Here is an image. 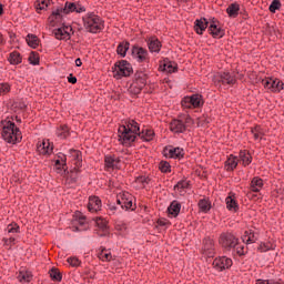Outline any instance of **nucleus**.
I'll use <instances>...</instances> for the list:
<instances>
[{
	"mask_svg": "<svg viewBox=\"0 0 284 284\" xmlns=\"http://www.w3.org/2000/svg\"><path fill=\"white\" fill-rule=\"evenodd\" d=\"M119 141L122 145H132L136 139L142 141H152L154 139V131L151 129H142L134 120H129L118 130Z\"/></svg>",
	"mask_w": 284,
	"mask_h": 284,
	"instance_id": "1",
	"label": "nucleus"
},
{
	"mask_svg": "<svg viewBox=\"0 0 284 284\" xmlns=\"http://www.w3.org/2000/svg\"><path fill=\"white\" fill-rule=\"evenodd\" d=\"M72 12L81 14V12H85V7L79 2H65L64 8L57 9L51 13L49 17L50 26H57V23L63 19V14H70Z\"/></svg>",
	"mask_w": 284,
	"mask_h": 284,
	"instance_id": "2",
	"label": "nucleus"
},
{
	"mask_svg": "<svg viewBox=\"0 0 284 284\" xmlns=\"http://www.w3.org/2000/svg\"><path fill=\"white\" fill-rule=\"evenodd\" d=\"M0 128L2 130V139L7 143L14 144L21 141V131L11 120H2Z\"/></svg>",
	"mask_w": 284,
	"mask_h": 284,
	"instance_id": "3",
	"label": "nucleus"
},
{
	"mask_svg": "<svg viewBox=\"0 0 284 284\" xmlns=\"http://www.w3.org/2000/svg\"><path fill=\"white\" fill-rule=\"evenodd\" d=\"M83 23L85 30L92 34H97V32H101L103 30V20L94 13H88L83 17Z\"/></svg>",
	"mask_w": 284,
	"mask_h": 284,
	"instance_id": "4",
	"label": "nucleus"
},
{
	"mask_svg": "<svg viewBox=\"0 0 284 284\" xmlns=\"http://www.w3.org/2000/svg\"><path fill=\"white\" fill-rule=\"evenodd\" d=\"M203 95L201 94H193L190 97H185L181 101V105L183 110H194L196 108H203Z\"/></svg>",
	"mask_w": 284,
	"mask_h": 284,
	"instance_id": "5",
	"label": "nucleus"
},
{
	"mask_svg": "<svg viewBox=\"0 0 284 284\" xmlns=\"http://www.w3.org/2000/svg\"><path fill=\"white\" fill-rule=\"evenodd\" d=\"M132 74V64L130 62L122 60L115 63L113 68L114 79H123V77H130Z\"/></svg>",
	"mask_w": 284,
	"mask_h": 284,
	"instance_id": "6",
	"label": "nucleus"
},
{
	"mask_svg": "<svg viewBox=\"0 0 284 284\" xmlns=\"http://www.w3.org/2000/svg\"><path fill=\"white\" fill-rule=\"evenodd\" d=\"M220 245H222L224 250H232L239 245V239L232 233H223L220 236Z\"/></svg>",
	"mask_w": 284,
	"mask_h": 284,
	"instance_id": "7",
	"label": "nucleus"
},
{
	"mask_svg": "<svg viewBox=\"0 0 284 284\" xmlns=\"http://www.w3.org/2000/svg\"><path fill=\"white\" fill-rule=\"evenodd\" d=\"M209 32L214 39H223L225 37V30L221 28V23L216 19H210Z\"/></svg>",
	"mask_w": 284,
	"mask_h": 284,
	"instance_id": "8",
	"label": "nucleus"
},
{
	"mask_svg": "<svg viewBox=\"0 0 284 284\" xmlns=\"http://www.w3.org/2000/svg\"><path fill=\"white\" fill-rule=\"evenodd\" d=\"M262 84L266 90H271V92H281L283 90V82L278 79L266 78L262 81Z\"/></svg>",
	"mask_w": 284,
	"mask_h": 284,
	"instance_id": "9",
	"label": "nucleus"
},
{
	"mask_svg": "<svg viewBox=\"0 0 284 284\" xmlns=\"http://www.w3.org/2000/svg\"><path fill=\"white\" fill-rule=\"evenodd\" d=\"M132 54L138 63H146V61H150V53L142 47H134L132 49Z\"/></svg>",
	"mask_w": 284,
	"mask_h": 284,
	"instance_id": "10",
	"label": "nucleus"
},
{
	"mask_svg": "<svg viewBox=\"0 0 284 284\" xmlns=\"http://www.w3.org/2000/svg\"><path fill=\"white\" fill-rule=\"evenodd\" d=\"M232 265V258L225 256L217 257L213 261V267L217 270V272H223V270H230Z\"/></svg>",
	"mask_w": 284,
	"mask_h": 284,
	"instance_id": "11",
	"label": "nucleus"
},
{
	"mask_svg": "<svg viewBox=\"0 0 284 284\" xmlns=\"http://www.w3.org/2000/svg\"><path fill=\"white\" fill-rule=\"evenodd\" d=\"M164 156L169 159H183L185 156V151L181 148L166 146L164 149Z\"/></svg>",
	"mask_w": 284,
	"mask_h": 284,
	"instance_id": "12",
	"label": "nucleus"
},
{
	"mask_svg": "<svg viewBox=\"0 0 284 284\" xmlns=\"http://www.w3.org/2000/svg\"><path fill=\"white\" fill-rule=\"evenodd\" d=\"M118 205H121L122 210L134 211V203L132 202V195L130 193H123L121 199H118Z\"/></svg>",
	"mask_w": 284,
	"mask_h": 284,
	"instance_id": "13",
	"label": "nucleus"
},
{
	"mask_svg": "<svg viewBox=\"0 0 284 284\" xmlns=\"http://www.w3.org/2000/svg\"><path fill=\"white\" fill-rule=\"evenodd\" d=\"M104 165L106 170H119L121 168V158L114 155H105Z\"/></svg>",
	"mask_w": 284,
	"mask_h": 284,
	"instance_id": "14",
	"label": "nucleus"
},
{
	"mask_svg": "<svg viewBox=\"0 0 284 284\" xmlns=\"http://www.w3.org/2000/svg\"><path fill=\"white\" fill-rule=\"evenodd\" d=\"M70 32H72V27L70 26H63L59 29L53 30L55 39L59 40L70 39Z\"/></svg>",
	"mask_w": 284,
	"mask_h": 284,
	"instance_id": "15",
	"label": "nucleus"
},
{
	"mask_svg": "<svg viewBox=\"0 0 284 284\" xmlns=\"http://www.w3.org/2000/svg\"><path fill=\"white\" fill-rule=\"evenodd\" d=\"M207 28H210V20L207 21V19H205V18L195 20L194 30H195L196 34H203V32H205V30H207Z\"/></svg>",
	"mask_w": 284,
	"mask_h": 284,
	"instance_id": "16",
	"label": "nucleus"
},
{
	"mask_svg": "<svg viewBox=\"0 0 284 284\" xmlns=\"http://www.w3.org/2000/svg\"><path fill=\"white\" fill-rule=\"evenodd\" d=\"M101 207H102V203L99 196L89 197V203H88L89 212H92V213L99 212L101 211Z\"/></svg>",
	"mask_w": 284,
	"mask_h": 284,
	"instance_id": "17",
	"label": "nucleus"
},
{
	"mask_svg": "<svg viewBox=\"0 0 284 284\" xmlns=\"http://www.w3.org/2000/svg\"><path fill=\"white\" fill-rule=\"evenodd\" d=\"M168 214L170 219H176L181 214V204L179 201L174 200L168 207Z\"/></svg>",
	"mask_w": 284,
	"mask_h": 284,
	"instance_id": "18",
	"label": "nucleus"
},
{
	"mask_svg": "<svg viewBox=\"0 0 284 284\" xmlns=\"http://www.w3.org/2000/svg\"><path fill=\"white\" fill-rule=\"evenodd\" d=\"M37 150L39 154H52L54 146L50 143V140H44L38 144Z\"/></svg>",
	"mask_w": 284,
	"mask_h": 284,
	"instance_id": "19",
	"label": "nucleus"
},
{
	"mask_svg": "<svg viewBox=\"0 0 284 284\" xmlns=\"http://www.w3.org/2000/svg\"><path fill=\"white\" fill-rule=\"evenodd\" d=\"M170 130L175 134H181L185 131V122L183 120H173L170 123Z\"/></svg>",
	"mask_w": 284,
	"mask_h": 284,
	"instance_id": "20",
	"label": "nucleus"
},
{
	"mask_svg": "<svg viewBox=\"0 0 284 284\" xmlns=\"http://www.w3.org/2000/svg\"><path fill=\"white\" fill-rule=\"evenodd\" d=\"M95 223L99 227V234L101 236H108V234H110V230L108 229V221L103 220V217H97Z\"/></svg>",
	"mask_w": 284,
	"mask_h": 284,
	"instance_id": "21",
	"label": "nucleus"
},
{
	"mask_svg": "<svg viewBox=\"0 0 284 284\" xmlns=\"http://www.w3.org/2000/svg\"><path fill=\"white\" fill-rule=\"evenodd\" d=\"M257 241H258V233L252 230L244 232L243 243H246V245H252V243H256Z\"/></svg>",
	"mask_w": 284,
	"mask_h": 284,
	"instance_id": "22",
	"label": "nucleus"
},
{
	"mask_svg": "<svg viewBox=\"0 0 284 284\" xmlns=\"http://www.w3.org/2000/svg\"><path fill=\"white\" fill-rule=\"evenodd\" d=\"M220 83L223 85H234V83H236V78L230 72H223L220 74Z\"/></svg>",
	"mask_w": 284,
	"mask_h": 284,
	"instance_id": "23",
	"label": "nucleus"
},
{
	"mask_svg": "<svg viewBox=\"0 0 284 284\" xmlns=\"http://www.w3.org/2000/svg\"><path fill=\"white\" fill-rule=\"evenodd\" d=\"M146 43L150 52H161V41H159V38L151 37L146 40Z\"/></svg>",
	"mask_w": 284,
	"mask_h": 284,
	"instance_id": "24",
	"label": "nucleus"
},
{
	"mask_svg": "<svg viewBox=\"0 0 284 284\" xmlns=\"http://www.w3.org/2000/svg\"><path fill=\"white\" fill-rule=\"evenodd\" d=\"M83 225H85V217L79 213L73 221V232H83L85 230Z\"/></svg>",
	"mask_w": 284,
	"mask_h": 284,
	"instance_id": "25",
	"label": "nucleus"
},
{
	"mask_svg": "<svg viewBox=\"0 0 284 284\" xmlns=\"http://www.w3.org/2000/svg\"><path fill=\"white\" fill-rule=\"evenodd\" d=\"M98 257L100 258V261L110 263V261H114V255H112V252H110V250L108 248H101L98 252Z\"/></svg>",
	"mask_w": 284,
	"mask_h": 284,
	"instance_id": "26",
	"label": "nucleus"
},
{
	"mask_svg": "<svg viewBox=\"0 0 284 284\" xmlns=\"http://www.w3.org/2000/svg\"><path fill=\"white\" fill-rule=\"evenodd\" d=\"M226 207L230 212H237L239 211V203H236V199L234 195H229L225 199Z\"/></svg>",
	"mask_w": 284,
	"mask_h": 284,
	"instance_id": "27",
	"label": "nucleus"
},
{
	"mask_svg": "<svg viewBox=\"0 0 284 284\" xmlns=\"http://www.w3.org/2000/svg\"><path fill=\"white\" fill-rule=\"evenodd\" d=\"M160 68H162L163 72H168L169 74L176 72V63L170 60H164Z\"/></svg>",
	"mask_w": 284,
	"mask_h": 284,
	"instance_id": "28",
	"label": "nucleus"
},
{
	"mask_svg": "<svg viewBox=\"0 0 284 284\" xmlns=\"http://www.w3.org/2000/svg\"><path fill=\"white\" fill-rule=\"evenodd\" d=\"M251 192H258L263 190V179L261 178H253L250 184Z\"/></svg>",
	"mask_w": 284,
	"mask_h": 284,
	"instance_id": "29",
	"label": "nucleus"
},
{
	"mask_svg": "<svg viewBox=\"0 0 284 284\" xmlns=\"http://www.w3.org/2000/svg\"><path fill=\"white\" fill-rule=\"evenodd\" d=\"M8 61L11 65H19V63H21L22 58H21V53L13 51L9 54Z\"/></svg>",
	"mask_w": 284,
	"mask_h": 284,
	"instance_id": "30",
	"label": "nucleus"
},
{
	"mask_svg": "<svg viewBox=\"0 0 284 284\" xmlns=\"http://www.w3.org/2000/svg\"><path fill=\"white\" fill-rule=\"evenodd\" d=\"M239 10H241V7L237 3H232L227 7L226 12L229 17L236 19L239 17Z\"/></svg>",
	"mask_w": 284,
	"mask_h": 284,
	"instance_id": "31",
	"label": "nucleus"
},
{
	"mask_svg": "<svg viewBox=\"0 0 284 284\" xmlns=\"http://www.w3.org/2000/svg\"><path fill=\"white\" fill-rule=\"evenodd\" d=\"M225 165L227 171L236 170V166L239 165V158L230 155L225 162Z\"/></svg>",
	"mask_w": 284,
	"mask_h": 284,
	"instance_id": "32",
	"label": "nucleus"
},
{
	"mask_svg": "<svg viewBox=\"0 0 284 284\" xmlns=\"http://www.w3.org/2000/svg\"><path fill=\"white\" fill-rule=\"evenodd\" d=\"M135 79H136V85H139V88L135 92L139 93V92H141V90H143V87L146 83L148 77L145 75V73H138L135 75Z\"/></svg>",
	"mask_w": 284,
	"mask_h": 284,
	"instance_id": "33",
	"label": "nucleus"
},
{
	"mask_svg": "<svg viewBox=\"0 0 284 284\" xmlns=\"http://www.w3.org/2000/svg\"><path fill=\"white\" fill-rule=\"evenodd\" d=\"M69 156H70V159H72V161H75V165L78 168H79V165H81L82 158H81V152L80 151L71 149L69 151Z\"/></svg>",
	"mask_w": 284,
	"mask_h": 284,
	"instance_id": "34",
	"label": "nucleus"
},
{
	"mask_svg": "<svg viewBox=\"0 0 284 284\" xmlns=\"http://www.w3.org/2000/svg\"><path fill=\"white\" fill-rule=\"evenodd\" d=\"M204 252H206L209 256H212V254H214V241H212L211 239L204 240Z\"/></svg>",
	"mask_w": 284,
	"mask_h": 284,
	"instance_id": "35",
	"label": "nucleus"
},
{
	"mask_svg": "<svg viewBox=\"0 0 284 284\" xmlns=\"http://www.w3.org/2000/svg\"><path fill=\"white\" fill-rule=\"evenodd\" d=\"M20 283H30L32 281V273L28 271H21L18 275Z\"/></svg>",
	"mask_w": 284,
	"mask_h": 284,
	"instance_id": "36",
	"label": "nucleus"
},
{
	"mask_svg": "<svg viewBox=\"0 0 284 284\" xmlns=\"http://www.w3.org/2000/svg\"><path fill=\"white\" fill-rule=\"evenodd\" d=\"M240 160L242 161L244 166H247L250 165V163H252V155H250V152L247 151H241Z\"/></svg>",
	"mask_w": 284,
	"mask_h": 284,
	"instance_id": "37",
	"label": "nucleus"
},
{
	"mask_svg": "<svg viewBox=\"0 0 284 284\" xmlns=\"http://www.w3.org/2000/svg\"><path fill=\"white\" fill-rule=\"evenodd\" d=\"M128 50H130V42H121L118 45L116 52L120 57H125V54H128Z\"/></svg>",
	"mask_w": 284,
	"mask_h": 284,
	"instance_id": "38",
	"label": "nucleus"
},
{
	"mask_svg": "<svg viewBox=\"0 0 284 284\" xmlns=\"http://www.w3.org/2000/svg\"><path fill=\"white\" fill-rule=\"evenodd\" d=\"M187 187H190V182H187V181H180L174 186V190H178L179 194H185V190H187Z\"/></svg>",
	"mask_w": 284,
	"mask_h": 284,
	"instance_id": "39",
	"label": "nucleus"
},
{
	"mask_svg": "<svg viewBox=\"0 0 284 284\" xmlns=\"http://www.w3.org/2000/svg\"><path fill=\"white\" fill-rule=\"evenodd\" d=\"M199 209L201 212L207 213L209 210H212V204L206 199H202L199 201Z\"/></svg>",
	"mask_w": 284,
	"mask_h": 284,
	"instance_id": "40",
	"label": "nucleus"
},
{
	"mask_svg": "<svg viewBox=\"0 0 284 284\" xmlns=\"http://www.w3.org/2000/svg\"><path fill=\"white\" fill-rule=\"evenodd\" d=\"M58 136L60 139H68L70 136V128L68 125H61L58 129Z\"/></svg>",
	"mask_w": 284,
	"mask_h": 284,
	"instance_id": "41",
	"label": "nucleus"
},
{
	"mask_svg": "<svg viewBox=\"0 0 284 284\" xmlns=\"http://www.w3.org/2000/svg\"><path fill=\"white\" fill-rule=\"evenodd\" d=\"M27 43L30 45V48H37L39 45V38H37L34 34H28Z\"/></svg>",
	"mask_w": 284,
	"mask_h": 284,
	"instance_id": "42",
	"label": "nucleus"
},
{
	"mask_svg": "<svg viewBox=\"0 0 284 284\" xmlns=\"http://www.w3.org/2000/svg\"><path fill=\"white\" fill-rule=\"evenodd\" d=\"M67 262L69 263V265H71V267H79V266H81V261L77 256L68 257Z\"/></svg>",
	"mask_w": 284,
	"mask_h": 284,
	"instance_id": "43",
	"label": "nucleus"
},
{
	"mask_svg": "<svg viewBox=\"0 0 284 284\" xmlns=\"http://www.w3.org/2000/svg\"><path fill=\"white\" fill-rule=\"evenodd\" d=\"M48 8V0H37L36 10L37 12H41V10H45Z\"/></svg>",
	"mask_w": 284,
	"mask_h": 284,
	"instance_id": "44",
	"label": "nucleus"
},
{
	"mask_svg": "<svg viewBox=\"0 0 284 284\" xmlns=\"http://www.w3.org/2000/svg\"><path fill=\"white\" fill-rule=\"evenodd\" d=\"M270 250H274V244H272V242L261 243L258 246L260 252H270Z\"/></svg>",
	"mask_w": 284,
	"mask_h": 284,
	"instance_id": "45",
	"label": "nucleus"
},
{
	"mask_svg": "<svg viewBox=\"0 0 284 284\" xmlns=\"http://www.w3.org/2000/svg\"><path fill=\"white\" fill-rule=\"evenodd\" d=\"M50 276L52 281H61L63 276L61 275V272H59L58 268H51Z\"/></svg>",
	"mask_w": 284,
	"mask_h": 284,
	"instance_id": "46",
	"label": "nucleus"
},
{
	"mask_svg": "<svg viewBox=\"0 0 284 284\" xmlns=\"http://www.w3.org/2000/svg\"><path fill=\"white\" fill-rule=\"evenodd\" d=\"M10 92V84L8 82L0 83V97H6Z\"/></svg>",
	"mask_w": 284,
	"mask_h": 284,
	"instance_id": "47",
	"label": "nucleus"
},
{
	"mask_svg": "<svg viewBox=\"0 0 284 284\" xmlns=\"http://www.w3.org/2000/svg\"><path fill=\"white\" fill-rule=\"evenodd\" d=\"M29 63H31V65H39V53L31 52L29 55Z\"/></svg>",
	"mask_w": 284,
	"mask_h": 284,
	"instance_id": "48",
	"label": "nucleus"
},
{
	"mask_svg": "<svg viewBox=\"0 0 284 284\" xmlns=\"http://www.w3.org/2000/svg\"><path fill=\"white\" fill-rule=\"evenodd\" d=\"M281 9V1L280 0H273L272 3L268 7L270 12H276V10Z\"/></svg>",
	"mask_w": 284,
	"mask_h": 284,
	"instance_id": "49",
	"label": "nucleus"
},
{
	"mask_svg": "<svg viewBox=\"0 0 284 284\" xmlns=\"http://www.w3.org/2000/svg\"><path fill=\"white\" fill-rule=\"evenodd\" d=\"M170 163L169 162H165V161H162L160 162L159 164V169L161 170V172H164V173H168L170 172Z\"/></svg>",
	"mask_w": 284,
	"mask_h": 284,
	"instance_id": "50",
	"label": "nucleus"
},
{
	"mask_svg": "<svg viewBox=\"0 0 284 284\" xmlns=\"http://www.w3.org/2000/svg\"><path fill=\"white\" fill-rule=\"evenodd\" d=\"M7 232L9 234H17V233H19V225H17V224H9L7 226Z\"/></svg>",
	"mask_w": 284,
	"mask_h": 284,
	"instance_id": "51",
	"label": "nucleus"
},
{
	"mask_svg": "<svg viewBox=\"0 0 284 284\" xmlns=\"http://www.w3.org/2000/svg\"><path fill=\"white\" fill-rule=\"evenodd\" d=\"M233 250H235L236 254H239V256H243V254H245V247L241 246L239 244H236L235 247H233Z\"/></svg>",
	"mask_w": 284,
	"mask_h": 284,
	"instance_id": "52",
	"label": "nucleus"
},
{
	"mask_svg": "<svg viewBox=\"0 0 284 284\" xmlns=\"http://www.w3.org/2000/svg\"><path fill=\"white\" fill-rule=\"evenodd\" d=\"M58 160L62 163V170H65L68 158L64 154H60Z\"/></svg>",
	"mask_w": 284,
	"mask_h": 284,
	"instance_id": "53",
	"label": "nucleus"
},
{
	"mask_svg": "<svg viewBox=\"0 0 284 284\" xmlns=\"http://www.w3.org/2000/svg\"><path fill=\"white\" fill-rule=\"evenodd\" d=\"M254 139L258 140L261 139V126L255 128L254 130H252Z\"/></svg>",
	"mask_w": 284,
	"mask_h": 284,
	"instance_id": "54",
	"label": "nucleus"
},
{
	"mask_svg": "<svg viewBox=\"0 0 284 284\" xmlns=\"http://www.w3.org/2000/svg\"><path fill=\"white\" fill-rule=\"evenodd\" d=\"M16 241L17 240L14 237H9V239L4 240V243H6V245H14Z\"/></svg>",
	"mask_w": 284,
	"mask_h": 284,
	"instance_id": "55",
	"label": "nucleus"
},
{
	"mask_svg": "<svg viewBox=\"0 0 284 284\" xmlns=\"http://www.w3.org/2000/svg\"><path fill=\"white\" fill-rule=\"evenodd\" d=\"M68 81H69V83L74 84V83H77V77L70 74V75L68 77Z\"/></svg>",
	"mask_w": 284,
	"mask_h": 284,
	"instance_id": "56",
	"label": "nucleus"
},
{
	"mask_svg": "<svg viewBox=\"0 0 284 284\" xmlns=\"http://www.w3.org/2000/svg\"><path fill=\"white\" fill-rule=\"evenodd\" d=\"M256 284H271V280H257Z\"/></svg>",
	"mask_w": 284,
	"mask_h": 284,
	"instance_id": "57",
	"label": "nucleus"
},
{
	"mask_svg": "<svg viewBox=\"0 0 284 284\" xmlns=\"http://www.w3.org/2000/svg\"><path fill=\"white\" fill-rule=\"evenodd\" d=\"M55 166L58 168V170H61V168H63L61 160H55Z\"/></svg>",
	"mask_w": 284,
	"mask_h": 284,
	"instance_id": "58",
	"label": "nucleus"
},
{
	"mask_svg": "<svg viewBox=\"0 0 284 284\" xmlns=\"http://www.w3.org/2000/svg\"><path fill=\"white\" fill-rule=\"evenodd\" d=\"M82 64H83V62H81V59H80V58L75 59V65H77L78 68H81Z\"/></svg>",
	"mask_w": 284,
	"mask_h": 284,
	"instance_id": "59",
	"label": "nucleus"
},
{
	"mask_svg": "<svg viewBox=\"0 0 284 284\" xmlns=\"http://www.w3.org/2000/svg\"><path fill=\"white\" fill-rule=\"evenodd\" d=\"M6 43V40L3 39V34L0 33V45H3Z\"/></svg>",
	"mask_w": 284,
	"mask_h": 284,
	"instance_id": "60",
	"label": "nucleus"
},
{
	"mask_svg": "<svg viewBox=\"0 0 284 284\" xmlns=\"http://www.w3.org/2000/svg\"><path fill=\"white\" fill-rule=\"evenodd\" d=\"M185 123H192V118L187 115V116L185 118Z\"/></svg>",
	"mask_w": 284,
	"mask_h": 284,
	"instance_id": "61",
	"label": "nucleus"
},
{
	"mask_svg": "<svg viewBox=\"0 0 284 284\" xmlns=\"http://www.w3.org/2000/svg\"><path fill=\"white\" fill-rule=\"evenodd\" d=\"M115 210H116V206H110V211L112 212V214H114Z\"/></svg>",
	"mask_w": 284,
	"mask_h": 284,
	"instance_id": "62",
	"label": "nucleus"
},
{
	"mask_svg": "<svg viewBox=\"0 0 284 284\" xmlns=\"http://www.w3.org/2000/svg\"><path fill=\"white\" fill-rule=\"evenodd\" d=\"M3 14V4L0 3V17Z\"/></svg>",
	"mask_w": 284,
	"mask_h": 284,
	"instance_id": "63",
	"label": "nucleus"
},
{
	"mask_svg": "<svg viewBox=\"0 0 284 284\" xmlns=\"http://www.w3.org/2000/svg\"><path fill=\"white\" fill-rule=\"evenodd\" d=\"M140 181H141L142 183H148V179H145V178H141Z\"/></svg>",
	"mask_w": 284,
	"mask_h": 284,
	"instance_id": "64",
	"label": "nucleus"
}]
</instances>
